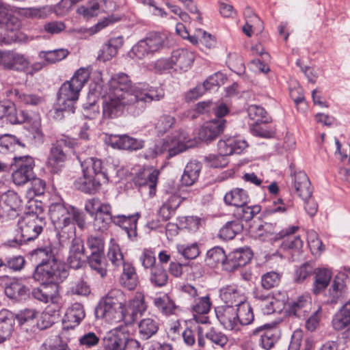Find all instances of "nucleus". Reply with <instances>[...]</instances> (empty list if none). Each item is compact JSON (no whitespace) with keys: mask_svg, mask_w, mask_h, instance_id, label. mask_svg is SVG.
<instances>
[{"mask_svg":"<svg viewBox=\"0 0 350 350\" xmlns=\"http://www.w3.org/2000/svg\"><path fill=\"white\" fill-rule=\"evenodd\" d=\"M106 92L120 97H134L135 102L143 105L152 101H159L165 96L162 88H154L146 83L132 84L129 77L122 72L111 77Z\"/></svg>","mask_w":350,"mask_h":350,"instance_id":"1","label":"nucleus"},{"mask_svg":"<svg viewBox=\"0 0 350 350\" xmlns=\"http://www.w3.org/2000/svg\"><path fill=\"white\" fill-rule=\"evenodd\" d=\"M36 257L40 260L33 278L41 285H50L52 289L57 290V284L63 282L68 275L65 265L55 257L49 248L39 249Z\"/></svg>","mask_w":350,"mask_h":350,"instance_id":"2","label":"nucleus"},{"mask_svg":"<svg viewBox=\"0 0 350 350\" xmlns=\"http://www.w3.org/2000/svg\"><path fill=\"white\" fill-rule=\"evenodd\" d=\"M49 215L57 234L62 237L66 234L69 238L75 234V224L81 229H84L86 225L83 212L72 206L52 204L49 206Z\"/></svg>","mask_w":350,"mask_h":350,"instance_id":"3","label":"nucleus"},{"mask_svg":"<svg viewBox=\"0 0 350 350\" xmlns=\"http://www.w3.org/2000/svg\"><path fill=\"white\" fill-rule=\"evenodd\" d=\"M90 76L88 68L78 69L70 80L64 82L58 93V105L61 111L75 112V103L79 99V92Z\"/></svg>","mask_w":350,"mask_h":350,"instance_id":"4","label":"nucleus"},{"mask_svg":"<svg viewBox=\"0 0 350 350\" xmlns=\"http://www.w3.org/2000/svg\"><path fill=\"white\" fill-rule=\"evenodd\" d=\"M18 230L21 234L20 238H15L8 241L10 247H16L23 243L28 242L36 239L42 232L46 225L45 217L36 213L31 212L18 221Z\"/></svg>","mask_w":350,"mask_h":350,"instance_id":"5","label":"nucleus"},{"mask_svg":"<svg viewBox=\"0 0 350 350\" xmlns=\"http://www.w3.org/2000/svg\"><path fill=\"white\" fill-rule=\"evenodd\" d=\"M168 46L169 39L167 34L151 32L132 47L129 55L132 58L143 59L149 55H153Z\"/></svg>","mask_w":350,"mask_h":350,"instance_id":"6","label":"nucleus"},{"mask_svg":"<svg viewBox=\"0 0 350 350\" xmlns=\"http://www.w3.org/2000/svg\"><path fill=\"white\" fill-rule=\"evenodd\" d=\"M144 108L145 105L135 102L134 97H120L106 92L103 103V115L105 118H114L120 116L125 109L135 113V110L142 111Z\"/></svg>","mask_w":350,"mask_h":350,"instance_id":"7","label":"nucleus"},{"mask_svg":"<svg viewBox=\"0 0 350 350\" xmlns=\"http://www.w3.org/2000/svg\"><path fill=\"white\" fill-rule=\"evenodd\" d=\"M75 142L66 138H62L53 144L47 159L46 165L52 173H57L64 166L66 155L63 147H74Z\"/></svg>","mask_w":350,"mask_h":350,"instance_id":"8","label":"nucleus"},{"mask_svg":"<svg viewBox=\"0 0 350 350\" xmlns=\"http://www.w3.org/2000/svg\"><path fill=\"white\" fill-rule=\"evenodd\" d=\"M16 169L12 172V180L17 185H24L33 179V159L29 156L14 157Z\"/></svg>","mask_w":350,"mask_h":350,"instance_id":"9","label":"nucleus"},{"mask_svg":"<svg viewBox=\"0 0 350 350\" xmlns=\"http://www.w3.org/2000/svg\"><path fill=\"white\" fill-rule=\"evenodd\" d=\"M193 146V142L188 139L183 134L178 137L174 136L173 139H163L161 142L155 146L156 154H162L167 151L168 157H172L177 154L182 152L189 148Z\"/></svg>","mask_w":350,"mask_h":350,"instance_id":"10","label":"nucleus"},{"mask_svg":"<svg viewBox=\"0 0 350 350\" xmlns=\"http://www.w3.org/2000/svg\"><path fill=\"white\" fill-rule=\"evenodd\" d=\"M290 179L292 189L304 201L312 197V189L310 181L305 172L291 170Z\"/></svg>","mask_w":350,"mask_h":350,"instance_id":"11","label":"nucleus"},{"mask_svg":"<svg viewBox=\"0 0 350 350\" xmlns=\"http://www.w3.org/2000/svg\"><path fill=\"white\" fill-rule=\"evenodd\" d=\"M124 323L132 324L139 317H141L146 310L147 306L144 295L141 292H137L134 297L124 307Z\"/></svg>","mask_w":350,"mask_h":350,"instance_id":"12","label":"nucleus"},{"mask_svg":"<svg viewBox=\"0 0 350 350\" xmlns=\"http://www.w3.org/2000/svg\"><path fill=\"white\" fill-rule=\"evenodd\" d=\"M29 62L24 55L14 51H0V66L7 70L23 71Z\"/></svg>","mask_w":350,"mask_h":350,"instance_id":"13","label":"nucleus"},{"mask_svg":"<svg viewBox=\"0 0 350 350\" xmlns=\"http://www.w3.org/2000/svg\"><path fill=\"white\" fill-rule=\"evenodd\" d=\"M226 121L224 119H213L204 124L198 133L200 139L210 142L216 139L226 127Z\"/></svg>","mask_w":350,"mask_h":350,"instance_id":"14","label":"nucleus"},{"mask_svg":"<svg viewBox=\"0 0 350 350\" xmlns=\"http://www.w3.org/2000/svg\"><path fill=\"white\" fill-rule=\"evenodd\" d=\"M67 262L74 269L81 268L85 263L83 242L79 238H75L71 241Z\"/></svg>","mask_w":350,"mask_h":350,"instance_id":"15","label":"nucleus"},{"mask_svg":"<svg viewBox=\"0 0 350 350\" xmlns=\"http://www.w3.org/2000/svg\"><path fill=\"white\" fill-rule=\"evenodd\" d=\"M252 257V253L248 248L237 249L227 256L225 269L228 271H234L239 267L246 265Z\"/></svg>","mask_w":350,"mask_h":350,"instance_id":"16","label":"nucleus"},{"mask_svg":"<svg viewBox=\"0 0 350 350\" xmlns=\"http://www.w3.org/2000/svg\"><path fill=\"white\" fill-rule=\"evenodd\" d=\"M215 312L217 319L226 329H239L238 316L234 306L218 307Z\"/></svg>","mask_w":350,"mask_h":350,"instance_id":"17","label":"nucleus"},{"mask_svg":"<svg viewBox=\"0 0 350 350\" xmlns=\"http://www.w3.org/2000/svg\"><path fill=\"white\" fill-rule=\"evenodd\" d=\"M98 318L105 319L107 321L113 323L122 320L124 322V309L111 306L103 301L96 307L95 310Z\"/></svg>","mask_w":350,"mask_h":350,"instance_id":"18","label":"nucleus"},{"mask_svg":"<svg viewBox=\"0 0 350 350\" xmlns=\"http://www.w3.org/2000/svg\"><path fill=\"white\" fill-rule=\"evenodd\" d=\"M158 176L157 170H144L135 178V185L148 189L150 196H153L156 192Z\"/></svg>","mask_w":350,"mask_h":350,"instance_id":"19","label":"nucleus"},{"mask_svg":"<svg viewBox=\"0 0 350 350\" xmlns=\"http://www.w3.org/2000/svg\"><path fill=\"white\" fill-rule=\"evenodd\" d=\"M260 332H263L260 340L261 347L266 350L271 349L279 338L278 329L275 326L266 324L255 329L253 334H257Z\"/></svg>","mask_w":350,"mask_h":350,"instance_id":"20","label":"nucleus"},{"mask_svg":"<svg viewBox=\"0 0 350 350\" xmlns=\"http://www.w3.org/2000/svg\"><path fill=\"white\" fill-rule=\"evenodd\" d=\"M298 230V226H293L275 234L274 239H286L282 242L281 246L284 250H299L303 246V241L299 236H292Z\"/></svg>","mask_w":350,"mask_h":350,"instance_id":"21","label":"nucleus"},{"mask_svg":"<svg viewBox=\"0 0 350 350\" xmlns=\"http://www.w3.org/2000/svg\"><path fill=\"white\" fill-rule=\"evenodd\" d=\"M2 200L1 209L3 213L10 218L18 216L22 202L18 194L14 191H8L3 196Z\"/></svg>","mask_w":350,"mask_h":350,"instance_id":"22","label":"nucleus"},{"mask_svg":"<svg viewBox=\"0 0 350 350\" xmlns=\"http://www.w3.org/2000/svg\"><path fill=\"white\" fill-rule=\"evenodd\" d=\"M218 151L221 155H231L240 154L244 150L247 144L246 141L235 137H230L226 140H220L217 144Z\"/></svg>","mask_w":350,"mask_h":350,"instance_id":"23","label":"nucleus"},{"mask_svg":"<svg viewBox=\"0 0 350 350\" xmlns=\"http://www.w3.org/2000/svg\"><path fill=\"white\" fill-rule=\"evenodd\" d=\"M329 301L337 304L343 301L347 297V288L345 281V275L340 274L334 278L328 291Z\"/></svg>","mask_w":350,"mask_h":350,"instance_id":"24","label":"nucleus"},{"mask_svg":"<svg viewBox=\"0 0 350 350\" xmlns=\"http://www.w3.org/2000/svg\"><path fill=\"white\" fill-rule=\"evenodd\" d=\"M139 217L138 213L133 215H118L113 216V223L122 227L129 239L137 237V224Z\"/></svg>","mask_w":350,"mask_h":350,"instance_id":"25","label":"nucleus"},{"mask_svg":"<svg viewBox=\"0 0 350 350\" xmlns=\"http://www.w3.org/2000/svg\"><path fill=\"white\" fill-rule=\"evenodd\" d=\"M81 167L83 173L93 176L104 183L108 181L107 174L103 169L102 161L100 159L93 157L88 158L81 162Z\"/></svg>","mask_w":350,"mask_h":350,"instance_id":"26","label":"nucleus"},{"mask_svg":"<svg viewBox=\"0 0 350 350\" xmlns=\"http://www.w3.org/2000/svg\"><path fill=\"white\" fill-rule=\"evenodd\" d=\"M172 62L175 70L187 71L193 63L195 59L194 54L186 49H178L172 54Z\"/></svg>","mask_w":350,"mask_h":350,"instance_id":"27","label":"nucleus"},{"mask_svg":"<svg viewBox=\"0 0 350 350\" xmlns=\"http://www.w3.org/2000/svg\"><path fill=\"white\" fill-rule=\"evenodd\" d=\"M219 296L227 306L237 307L245 301L244 295L235 285H228L221 288Z\"/></svg>","mask_w":350,"mask_h":350,"instance_id":"28","label":"nucleus"},{"mask_svg":"<svg viewBox=\"0 0 350 350\" xmlns=\"http://www.w3.org/2000/svg\"><path fill=\"white\" fill-rule=\"evenodd\" d=\"M15 323V317L8 310L0 311V343L8 340L12 335Z\"/></svg>","mask_w":350,"mask_h":350,"instance_id":"29","label":"nucleus"},{"mask_svg":"<svg viewBox=\"0 0 350 350\" xmlns=\"http://www.w3.org/2000/svg\"><path fill=\"white\" fill-rule=\"evenodd\" d=\"M28 114L23 110H16L14 105L0 104V119L5 118L11 124H22L28 120Z\"/></svg>","mask_w":350,"mask_h":350,"instance_id":"30","label":"nucleus"},{"mask_svg":"<svg viewBox=\"0 0 350 350\" xmlns=\"http://www.w3.org/2000/svg\"><path fill=\"white\" fill-rule=\"evenodd\" d=\"M290 314L298 318H305L311 310V300L308 296L302 295L288 304Z\"/></svg>","mask_w":350,"mask_h":350,"instance_id":"31","label":"nucleus"},{"mask_svg":"<svg viewBox=\"0 0 350 350\" xmlns=\"http://www.w3.org/2000/svg\"><path fill=\"white\" fill-rule=\"evenodd\" d=\"M314 280L313 282L312 292L318 295L323 292L329 284L332 273L331 270L325 267H319L314 269Z\"/></svg>","mask_w":350,"mask_h":350,"instance_id":"32","label":"nucleus"},{"mask_svg":"<svg viewBox=\"0 0 350 350\" xmlns=\"http://www.w3.org/2000/svg\"><path fill=\"white\" fill-rule=\"evenodd\" d=\"M103 183L93 176L83 173V176L75 181V185L77 189L84 193L94 194L100 189Z\"/></svg>","mask_w":350,"mask_h":350,"instance_id":"33","label":"nucleus"},{"mask_svg":"<svg viewBox=\"0 0 350 350\" xmlns=\"http://www.w3.org/2000/svg\"><path fill=\"white\" fill-rule=\"evenodd\" d=\"M332 323L335 330L350 329V300L334 314Z\"/></svg>","mask_w":350,"mask_h":350,"instance_id":"34","label":"nucleus"},{"mask_svg":"<svg viewBox=\"0 0 350 350\" xmlns=\"http://www.w3.org/2000/svg\"><path fill=\"white\" fill-rule=\"evenodd\" d=\"M109 143L113 148L124 150H137L141 148L142 142L128 135H111Z\"/></svg>","mask_w":350,"mask_h":350,"instance_id":"35","label":"nucleus"},{"mask_svg":"<svg viewBox=\"0 0 350 350\" xmlns=\"http://www.w3.org/2000/svg\"><path fill=\"white\" fill-rule=\"evenodd\" d=\"M124 40L122 36L111 38L105 44L98 54V59L103 62L110 60L118 52V50L123 45Z\"/></svg>","mask_w":350,"mask_h":350,"instance_id":"36","label":"nucleus"},{"mask_svg":"<svg viewBox=\"0 0 350 350\" xmlns=\"http://www.w3.org/2000/svg\"><path fill=\"white\" fill-rule=\"evenodd\" d=\"M122 266L123 271L120 277V285L128 290H133L139 282L135 269L129 262L124 263Z\"/></svg>","mask_w":350,"mask_h":350,"instance_id":"37","label":"nucleus"},{"mask_svg":"<svg viewBox=\"0 0 350 350\" xmlns=\"http://www.w3.org/2000/svg\"><path fill=\"white\" fill-rule=\"evenodd\" d=\"M48 285H42V288H34L32 291L33 297L40 301L51 304L55 306V310H59L60 308V297L57 293V290L53 289V293H49L47 291Z\"/></svg>","mask_w":350,"mask_h":350,"instance_id":"38","label":"nucleus"},{"mask_svg":"<svg viewBox=\"0 0 350 350\" xmlns=\"http://www.w3.org/2000/svg\"><path fill=\"white\" fill-rule=\"evenodd\" d=\"M159 330L158 321L152 317L142 319L138 323V331L142 339L148 340L155 335Z\"/></svg>","mask_w":350,"mask_h":350,"instance_id":"39","label":"nucleus"},{"mask_svg":"<svg viewBox=\"0 0 350 350\" xmlns=\"http://www.w3.org/2000/svg\"><path fill=\"white\" fill-rule=\"evenodd\" d=\"M5 293L10 299L17 301L25 299L29 294V288L16 280L6 284Z\"/></svg>","mask_w":350,"mask_h":350,"instance_id":"40","label":"nucleus"},{"mask_svg":"<svg viewBox=\"0 0 350 350\" xmlns=\"http://www.w3.org/2000/svg\"><path fill=\"white\" fill-rule=\"evenodd\" d=\"M201 165L197 161H190L185 168L181 177V183L185 186H191L199 178Z\"/></svg>","mask_w":350,"mask_h":350,"instance_id":"41","label":"nucleus"},{"mask_svg":"<svg viewBox=\"0 0 350 350\" xmlns=\"http://www.w3.org/2000/svg\"><path fill=\"white\" fill-rule=\"evenodd\" d=\"M247 199V192L240 188H234L224 196V202L226 204L237 207L246 204Z\"/></svg>","mask_w":350,"mask_h":350,"instance_id":"42","label":"nucleus"},{"mask_svg":"<svg viewBox=\"0 0 350 350\" xmlns=\"http://www.w3.org/2000/svg\"><path fill=\"white\" fill-rule=\"evenodd\" d=\"M226 261L227 256L221 247H214L206 252L205 262L211 267H217L220 264L225 267Z\"/></svg>","mask_w":350,"mask_h":350,"instance_id":"43","label":"nucleus"},{"mask_svg":"<svg viewBox=\"0 0 350 350\" xmlns=\"http://www.w3.org/2000/svg\"><path fill=\"white\" fill-rule=\"evenodd\" d=\"M124 332H109L103 338L104 350H123Z\"/></svg>","mask_w":350,"mask_h":350,"instance_id":"44","label":"nucleus"},{"mask_svg":"<svg viewBox=\"0 0 350 350\" xmlns=\"http://www.w3.org/2000/svg\"><path fill=\"white\" fill-rule=\"evenodd\" d=\"M3 17H5V21H0V24L1 23H5V29L8 31L6 38H8V36H14V35L16 34L20 38H22V40H20L19 42H22V41L25 40L23 35L21 32L18 31V30L21 26V23L19 21V19L16 16H15L11 14H8L7 12L4 14V16ZM4 38H5V36Z\"/></svg>","mask_w":350,"mask_h":350,"instance_id":"45","label":"nucleus"},{"mask_svg":"<svg viewBox=\"0 0 350 350\" xmlns=\"http://www.w3.org/2000/svg\"><path fill=\"white\" fill-rule=\"evenodd\" d=\"M153 303L154 305L165 315L174 314L177 309V306L167 295L154 297Z\"/></svg>","mask_w":350,"mask_h":350,"instance_id":"46","label":"nucleus"},{"mask_svg":"<svg viewBox=\"0 0 350 350\" xmlns=\"http://www.w3.org/2000/svg\"><path fill=\"white\" fill-rule=\"evenodd\" d=\"M102 301L111 306L124 308L126 304V297L121 290L115 288L109 291Z\"/></svg>","mask_w":350,"mask_h":350,"instance_id":"47","label":"nucleus"},{"mask_svg":"<svg viewBox=\"0 0 350 350\" xmlns=\"http://www.w3.org/2000/svg\"><path fill=\"white\" fill-rule=\"evenodd\" d=\"M23 146L24 145L14 135L7 134L0 137V153L12 152Z\"/></svg>","mask_w":350,"mask_h":350,"instance_id":"48","label":"nucleus"},{"mask_svg":"<svg viewBox=\"0 0 350 350\" xmlns=\"http://www.w3.org/2000/svg\"><path fill=\"white\" fill-rule=\"evenodd\" d=\"M9 93L14 95L18 102L25 105L37 106L44 102V98L41 96L33 94L23 93L17 89L10 90Z\"/></svg>","mask_w":350,"mask_h":350,"instance_id":"49","label":"nucleus"},{"mask_svg":"<svg viewBox=\"0 0 350 350\" xmlns=\"http://www.w3.org/2000/svg\"><path fill=\"white\" fill-rule=\"evenodd\" d=\"M237 307L239 325H247L253 322L254 315L252 308L247 302L245 301Z\"/></svg>","mask_w":350,"mask_h":350,"instance_id":"50","label":"nucleus"},{"mask_svg":"<svg viewBox=\"0 0 350 350\" xmlns=\"http://www.w3.org/2000/svg\"><path fill=\"white\" fill-rule=\"evenodd\" d=\"M168 280V275L164 267L161 264L152 267L150 270V281L156 286H165Z\"/></svg>","mask_w":350,"mask_h":350,"instance_id":"51","label":"nucleus"},{"mask_svg":"<svg viewBox=\"0 0 350 350\" xmlns=\"http://www.w3.org/2000/svg\"><path fill=\"white\" fill-rule=\"evenodd\" d=\"M243 229V225L237 221L227 222L219 230V236L224 240L232 239Z\"/></svg>","mask_w":350,"mask_h":350,"instance_id":"52","label":"nucleus"},{"mask_svg":"<svg viewBox=\"0 0 350 350\" xmlns=\"http://www.w3.org/2000/svg\"><path fill=\"white\" fill-rule=\"evenodd\" d=\"M69 52L67 49H59L47 51H40L39 57L44 59L48 64H54L65 59Z\"/></svg>","mask_w":350,"mask_h":350,"instance_id":"53","label":"nucleus"},{"mask_svg":"<svg viewBox=\"0 0 350 350\" xmlns=\"http://www.w3.org/2000/svg\"><path fill=\"white\" fill-rule=\"evenodd\" d=\"M88 263L91 268L96 270L102 277L106 275L103 252H92L88 258Z\"/></svg>","mask_w":350,"mask_h":350,"instance_id":"54","label":"nucleus"},{"mask_svg":"<svg viewBox=\"0 0 350 350\" xmlns=\"http://www.w3.org/2000/svg\"><path fill=\"white\" fill-rule=\"evenodd\" d=\"M205 337L213 344L221 347H224L228 342L227 336L214 327H211L206 332Z\"/></svg>","mask_w":350,"mask_h":350,"instance_id":"55","label":"nucleus"},{"mask_svg":"<svg viewBox=\"0 0 350 350\" xmlns=\"http://www.w3.org/2000/svg\"><path fill=\"white\" fill-rule=\"evenodd\" d=\"M66 317L68 321L79 324L85 317V311L82 304H73L67 310Z\"/></svg>","mask_w":350,"mask_h":350,"instance_id":"56","label":"nucleus"},{"mask_svg":"<svg viewBox=\"0 0 350 350\" xmlns=\"http://www.w3.org/2000/svg\"><path fill=\"white\" fill-rule=\"evenodd\" d=\"M178 252L186 259H194L200 254V250L197 243L178 244L176 245Z\"/></svg>","mask_w":350,"mask_h":350,"instance_id":"57","label":"nucleus"},{"mask_svg":"<svg viewBox=\"0 0 350 350\" xmlns=\"http://www.w3.org/2000/svg\"><path fill=\"white\" fill-rule=\"evenodd\" d=\"M107 257L114 266L118 267L125 263L119 245L112 241L110 243Z\"/></svg>","mask_w":350,"mask_h":350,"instance_id":"58","label":"nucleus"},{"mask_svg":"<svg viewBox=\"0 0 350 350\" xmlns=\"http://www.w3.org/2000/svg\"><path fill=\"white\" fill-rule=\"evenodd\" d=\"M247 113L250 118L256 123L268 122L267 111L260 106L250 105L247 109Z\"/></svg>","mask_w":350,"mask_h":350,"instance_id":"59","label":"nucleus"},{"mask_svg":"<svg viewBox=\"0 0 350 350\" xmlns=\"http://www.w3.org/2000/svg\"><path fill=\"white\" fill-rule=\"evenodd\" d=\"M211 304L209 296L206 295L196 298L191 308L198 314H207L210 311Z\"/></svg>","mask_w":350,"mask_h":350,"instance_id":"60","label":"nucleus"},{"mask_svg":"<svg viewBox=\"0 0 350 350\" xmlns=\"http://www.w3.org/2000/svg\"><path fill=\"white\" fill-rule=\"evenodd\" d=\"M260 206L258 205L246 206L245 204L239 207L237 214L241 219L250 221L260 213Z\"/></svg>","mask_w":350,"mask_h":350,"instance_id":"61","label":"nucleus"},{"mask_svg":"<svg viewBox=\"0 0 350 350\" xmlns=\"http://www.w3.org/2000/svg\"><path fill=\"white\" fill-rule=\"evenodd\" d=\"M280 282V275L275 271L268 272L264 274L261 278L262 286L267 290L278 286Z\"/></svg>","mask_w":350,"mask_h":350,"instance_id":"62","label":"nucleus"},{"mask_svg":"<svg viewBox=\"0 0 350 350\" xmlns=\"http://www.w3.org/2000/svg\"><path fill=\"white\" fill-rule=\"evenodd\" d=\"M111 221L113 222V216L111 215L96 214L93 226L96 230L104 232L108 228Z\"/></svg>","mask_w":350,"mask_h":350,"instance_id":"63","label":"nucleus"},{"mask_svg":"<svg viewBox=\"0 0 350 350\" xmlns=\"http://www.w3.org/2000/svg\"><path fill=\"white\" fill-rule=\"evenodd\" d=\"M314 268L312 263L305 262L302 264L296 271L295 273V280L296 282L301 283L309 277L313 272Z\"/></svg>","mask_w":350,"mask_h":350,"instance_id":"64","label":"nucleus"}]
</instances>
